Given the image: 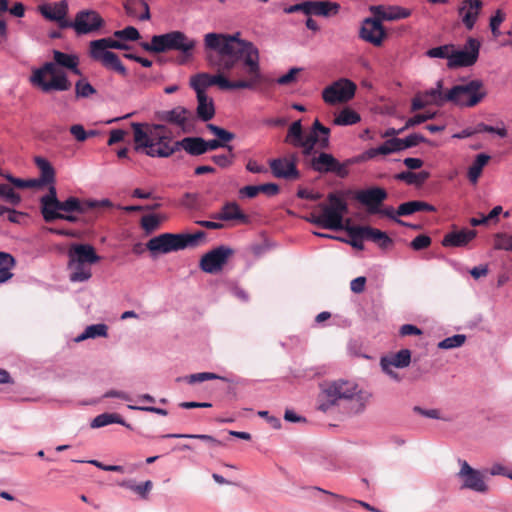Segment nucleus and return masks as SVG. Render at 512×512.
Here are the masks:
<instances>
[{
	"instance_id": "obj_58",
	"label": "nucleus",
	"mask_w": 512,
	"mask_h": 512,
	"mask_svg": "<svg viewBox=\"0 0 512 512\" xmlns=\"http://www.w3.org/2000/svg\"><path fill=\"white\" fill-rule=\"evenodd\" d=\"M418 211V201H408L400 204L396 213L398 216H408Z\"/></svg>"
},
{
	"instance_id": "obj_13",
	"label": "nucleus",
	"mask_w": 512,
	"mask_h": 512,
	"mask_svg": "<svg viewBox=\"0 0 512 512\" xmlns=\"http://www.w3.org/2000/svg\"><path fill=\"white\" fill-rule=\"evenodd\" d=\"M356 85L348 79H340L327 86L322 93L323 99L328 104L347 102L353 98Z\"/></svg>"
},
{
	"instance_id": "obj_4",
	"label": "nucleus",
	"mask_w": 512,
	"mask_h": 512,
	"mask_svg": "<svg viewBox=\"0 0 512 512\" xmlns=\"http://www.w3.org/2000/svg\"><path fill=\"white\" fill-rule=\"evenodd\" d=\"M140 123H133L134 150L149 157L167 158L177 152L175 141L169 134L168 128L161 124L147 126Z\"/></svg>"
},
{
	"instance_id": "obj_48",
	"label": "nucleus",
	"mask_w": 512,
	"mask_h": 512,
	"mask_svg": "<svg viewBox=\"0 0 512 512\" xmlns=\"http://www.w3.org/2000/svg\"><path fill=\"white\" fill-rule=\"evenodd\" d=\"M208 130L214 134L222 143L227 144L231 140L235 138V135L224 128H221L215 124H208L207 125Z\"/></svg>"
},
{
	"instance_id": "obj_37",
	"label": "nucleus",
	"mask_w": 512,
	"mask_h": 512,
	"mask_svg": "<svg viewBox=\"0 0 512 512\" xmlns=\"http://www.w3.org/2000/svg\"><path fill=\"white\" fill-rule=\"evenodd\" d=\"M360 115L350 108H344L334 119V124L338 126H348L360 121Z\"/></svg>"
},
{
	"instance_id": "obj_47",
	"label": "nucleus",
	"mask_w": 512,
	"mask_h": 512,
	"mask_svg": "<svg viewBox=\"0 0 512 512\" xmlns=\"http://www.w3.org/2000/svg\"><path fill=\"white\" fill-rule=\"evenodd\" d=\"M452 45H443L429 49L426 54L430 58L447 59L449 63V57L452 55Z\"/></svg>"
},
{
	"instance_id": "obj_54",
	"label": "nucleus",
	"mask_w": 512,
	"mask_h": 512,
	"mask_svg": "<svg viewBox=\"0 0 512 512\" xmlns=\"http://www.w3.org/2000/svg\"><path fill=\"white\" fill-rule=\"evenodd\" d=\"M316 489L318 491H321L325 494H328V495H331L332 497L336 498V499H339L341 501H344V502H347V503H351V504H357V505H360L362 506L363 508L369 510V511H373V512H379V510H377L376 508L372 507L370 504H368L367 502H364V501H360V500H355V499H348V498H345L341 495H338V494H335L333 492H330V491H327V490H324L322 488H319V487H316Z\"/></svg>"
},
{
	"instance_id": "obj_18",
	"label": "nucleus",
	"mask_w": 512,
	"mask_h": 512,
	"mask_svg": "<svg viewBox=\"0 0 512 512\" xmlns=\"http://www.w3.org/2000/svg\"><path fill=\"white\" fill-rule=\"evenodd\" d=\"M355 198L367 207L369 214H376L377 211H380L381 204L387 198V192L383 188L372 187L358 191Z\"/></svg>"
},
{
	"instance_id": "obj_53",
	"label": "nucleus",
	"mask_w": 512,
	"mask_h": 512,
	"mask_svg": "<svg viewBox=\"0 0 512 512\" xmlns=\"http://www.w3.org/2000/svg\"><path fill=\"white\" fill-rule=\"evenodd\" d=\"M226 148L229 151L227 154H219L212 156L213 162L221 168H226L230 166L233 162V147L231 145H228Z\"/></svg>"
},
{
	"instance_id": "obj_17",
	"label": "nucleus",
	"mask_w": 512,
	"mask_h": 512,
	"mask_svg": "<svg viewBox=\"0 0 512 512\" xmlns=\"http://www.w3.org/2000/svg\"><path fill=\"white\" fill-rule=\"evenodd\" d=\"M72 25L78 35H84L98 30L103 25V19L94 10H82L76 14Z\"/></svg>"
},
{
	"instance_id": "obj_3",
	"label": "nucleus",
	"mask_w": 512,
	"mask_h": 512,
	"mask_svg": "<svg viewBox=\"0 0 512 512\" xmlns=\"http://www.w3.org/2000/svg\"><path fill=\"white\" fill-rule=\"evenodd\" d=\"M371 398V393L359 388L352 380L337 379L325 381L320 386L318 395V409L328 412L338 406L341 401L349 402V411L352 414L364 412Z\"/></svg>"
},
{
	"instance_id": "obj_25",
	"label": "nucleus",
	"mask_w": 512,
	"mask_h": 512,
	"mask_svg": "<svg viewBox=\"0 0 512 512\" xmlns=\"http://www.w3.org/2000/svg\"><path fill=\"white\" fill-rule=\"evenodd\" d=\"M39 11L48 20L61 21L66 18L68 3L66 0H61L53 4H44L39 7Z\"/></svg>"
},
{
	"instance_id": "obj_8",
	"label": "nucleus",
	"mask_w": 512,
	"mask_h": 512,
	"mask_svg": "<svg viewBox=\"0 0 512 512\" xmlns=\"http://www.w3.org/2000/svg\"><path fill=\"white\" fill-rule=\"evenodd\" d=\"M459 470L456 478L460 483V488L470 490L478 494H487L490 491L488 478L485 470H479L472 467L466 460L458 459Z\"/></svg>"
},
{
	"instance_id": "obj_15",
	"label": "nucleus",
	"mask_w": 512,
	"mask_h": 512,
	"mask_svg": "<svg viewBox=\"0 0 512 512\" xmlns=\"http://www.w3.org/2000/svg\"><path fill=\"white\" fill-rule=\"evenodd\" d=\"M232 254L233 250L231 248L221 245L202 256L199 264L200 268L206 273H218L223 269Z\"/></svg>"
},
{
	"instance_id": "obj_59",
	"label": "nucleus",
	"mask_w": 512,
	"mask_h": 512,
	"mask_svg": "<svg viewBox=\"0 0 512 512\" xmlns=\"http://www.w3.org/2000/svg\"><path fill=\"white\" fill-rule=\"evenodd\" d=\"M434 116H435V113H430V112L416 114L406 121L405 128L414 127L416 125L424 123L427 120L433 119Z\"/></svg>"
},
{
	"instance_id": "obj_39",
	"label": "nucleus",
	"mask_w": 512,
	"mask_h": 512,
	"mask_svg": "<svg viewBox=\"0 0 512 512\" xmlns=\"http://www.w3.org/2000/svg\"><path fill=\"white\" fill-rule=\"evenodd\" d=\"M101 63L106 68L115 70L116 72H118L119 74H121L123 76H125L127 74V69L120 61L117 54H115L114 52L105 53L104 59L101 61Z\"/></svg>"
},
{
	"instance_id": "obj_51",
	"label": "nucleus",
	"mask_w": 512,
	"mask_h": 512,
	"mask_svg": "<svg viewBox=\"0 0 512 512\" xmlns=\"http://www.w3.org/2000/svg\"><path fill=\"white\" fill-rule=\"evenodd\" d=\"M114 37L126 41H136L140 38V33L135 27L128 26L122 30L115 31Z\"/></svg>"
},
{
	"instance_id": "obj_26",
	"label": "nucleus",
	"mask_w": 512,
	"mask_h": 512,
	"mask_svg": "<svg viewBox=\"0 0 512 512\" xmlns=\"http://www.w3.org/2000/svg\"><path fill=\"white\" fill-rule=\"evenodd\" d=\"M214 219L222 221L238 220L241 222H247L248 217L241 211L239 205L236 202H227L221 209V211L212 216Z\"/></svg>"
},
{
	"instance_id": "obj_62",
	"label": "nucleus",
	"mask_w": 512,
	"mask_h": 512,
	"mask_svg": "<svg viewBox=\"0 0 512 512\" xmlns=\"http://www.w3.org/2000/svg\"><path fill=\"white\" fill-rule=\"evenodd\" d=\"M376 214H379L381 216H386L399 225H408L407 222L399 219V216L397 215L396 210H394V208L391 206H388L385 208L380 207V211H377Z\"/></svg>"
},
{
	"instance_id": "obj_57",
	"label": "nucleus",
	"mask_w": 512,
	"mask_h": 512,
	"mask_svg": "<svg viewBox=\"0 0 512 512\" xmlns=\"http://www.w3.org/2000/svg\"><path fill=\"white\" fill-rule=\"evenodd\" d=\"M426 139L423 135L418 133H412L408 135L407 137L401 139V148L402 151L411 148L414 146H417L419 143L425 142Z\"/></svg>"
},
{
	"instance_id": "obj_40",
	"label": "nucleus",
	"mask_w": 512,
	"mask_h": 512,
	"mask_svg": "<svg viewBox=\"0 0 512 512\" xmlns=\"http://www.w3.org/2000/svg\"><path fill=\"white\" fill-rule=\"evenodd\" d=\"M395 177L397 180L404 181L407 184H421L427 179L428 173L427 172L414 173L411 171H403V172L398 173Z\"/></svg>"
},
{
	"instance_id": "obj_24",
	"label": "nucleus",
	"mask_w": 512,
	"mask_h": 512,
	"mask_svg": "<svg viewBox=\"0 0 512 512\" xmlns=\"http://www.w3.org/2000/svg\"><path fill=\"white\" fill-rule=\"evenodd\" d=\"M477 235L475 230L463 229L448 233L442 240V245L445 247H464Z\"/></svg>"
},
{
	"instance_id": "obj_55",
	"label": "nucleus",
	"mask_w": 512,
	"mask_h": 512,
	"mask_svg": "<svg viewBox=\"0 0 512 512\" xmlns=\"http://www.w3.org/2000/svg\"><path fill=\"white\" fill-rule=\"evenodd\" d=\"M370 241L376 243L381 248H386L392 242V240L385 232H382L381 230L376 228H373L372 230V233L370 235Z\"/></svg>"
},
{
	"instance_id": "obj_49",
	"label": "nucleus",
	"mask_w": 512,
	"mask_h": 512,
	"mask_svg": "<svg viewBox=\"0 0 512 512\" xmlns=\"http://www.w3.org/2000/svg\"><path fill=\"white\" fill-rule=\"evenodd\" d=\"M506 18V14L501 9H497L494 13V15L491 16L489 27L493 34V36L498 37L501 33L499 30L500 25L503 23V21Z\"/></svg>"
},
{
	"instance_id": "obj_33",
	"label": "nucleus",
	"mask_w": 512,
	"mask_h": 512,
	"mask_svg": "<svg viewBox=\"0 0 512 512\" xmlns=\"http://www.w3.org/2000/svg\"><path fill=\"white\" fill-rule=\"evenodd\" d=\"M489 160L490 156L485 153H480L476 156L467 173L468 179L471 183L476 184L478 182L482 170Z\"/></svg>"
},
{
	"instance_id": "obj_23",
	"label": "nucleus",
	"mask_w": 512,
	"mask_h": 512,
	"mask_svg": "<svg viewBox=\"0 0 512 512\" xmlns=\"http://www.w3.org/2000/svg\"><path fill=\"white\" fill-rule=\"evenodd\" d=\"M340 5L330 1H307V16L330 17L338 14Z\"/></svg>"
},
{
	"instance_id": "obj_9",
	"label": "nucleus",
	"mask_w": 512,
	"mask_h": 512,
	"mask_svg": "<svg viewBox=\"0 0 512 512\" xmlns=\"http://www.w3.org/2000/svg\"><path fill=\"white\" fill-rule=\"evenodd\" d=\"M327 199L328 203H320L317 206L322 214L323 228L341 230L343 229L344 216L348 212L347 202L336 193H330Z\"/></svg>"
},
{
	"instance_id": "obj_10",
	"label": "nucleus",
	"mask_w": 512,
	"mask_h": 512,
	"mask_svg": "<svg viewBox=\"0 0 512 512\" xmlns=\"http://www.w3.org/2000/svg\"><path fill=\"white\" fill-rule=\"evenodd\" d=\"M155 41H157L158 53L175 50L181 52L187 58L192 56V51L196 46V41L181 31L156 35Z\"/></svg>"
},
{
	"instance_id": "obj_7",
	"label": "nucleus",
	"mask_w": 512,
	"mask_h": 512,
	"mask_svg": "<svg viewBox=\"0 0 512 512\" xmlns=\"http://www.w3.org/2000/svg\"><path fill=\"white\" fill-rule=\"evenodd\" d=\"M486 96L487 92L481 79L463 80L447 92L449 102L466 108L476 106Z\"/></svg>"
},
{
	"instance_id": "obj_30",
	"label": "nucleus",
	"mask_w": 512,
	"mask_h": 512,
	"mask_svg": "<svg viewBox=\"0 0 512 512\" xmlns=\"http://www.w3.org/2000/svg\"><path fill=\"white\" fill-rule=\"evenodd\" d=\"M68 267L71 271L69 279L71 282H84L91 278L92 271L89 265L69 259Z\"/></svg>"
},
{
	"instance_id": "obj_45",
	"label": "nucleus",
	"mask_w": 512,
	"mask_h": 512,
	"mask_svg": "<svg viewBox=\"0 0 512 512\" xmlns=\"http://www.w3.org/2000/svg\"><path fill=\"white\" fill-rule=\"evenodd\" d=\"M378 150L381 155H389L395 152L402 151L401 148V138H391L386 140L383 144L378 146Z\"/></svg>"
},
{
	"instance_id": "obj_22",
	"label": "nucleus",
	"mask_w": 512,
	"mask_h": 512,
	"mask_svg": "<svg viewBox=\"0 0 512 512\" xmlns=\"http://www.w3.org/2000/svg\"><path fill=\"white\" fill-rule=\"evenodd\" d=\"M69 259L76 260L87 265H92L100 260L93 246L89 244H75L68 252Z\"/></svg>"
},
{
	"instance_id": "obj_12",
	"label": "nucleus",
	"mask_w": 512,
	"mask_h": 512,
	"mask_svg": "<svg viewBox=\"0 0 512 512\" xmlns=\"http://www.w3.org/2000/svg\"><path fill=\"white\" fill-rule=\"evenodd\" d=\"M329 135L330 129L323 126L319 120H315L310 132L303 136L302 142L299 143L302 148L304 156H310L314 148L317 146L320 149H326L329 147Z\"/></svg>"
},
{
	"instance_id": "obj_41",
	"label": "nucleus",
	"mask_w": 512,
	"mask_h": 512,
	"mask_svg": "<svg viewBox=\"0 0 512 512\" xmlns=\"http://www.w3.org/2000/svg\"><path fill=\"white\" fill-rule=\"evenodd\" d=\"M108 51L106 44L104 43V39H97L90 42V57L97 61H102L104 59L105 53H110Z\"/></svg>"
},
{
	"instance_id": "obj_27",
	"label": "nucleus",
	"mask_w": 512,
	"mask_h": 512,
	"mask_svg": "<svg viewBox=\"0 0 512 512\" xmlns=\"http://www.w3.org/2000/svg\"><path fill=\"white\" fill-rule=\"evenodd\" d=\"M177 151L184 149L188 154L198 156L206 153L204 139L201 137H185L182 140L175 141Z\"/></svg>"
},
{
	"instance_id": "obj_64",
	"label": "nucleus",
	"mask_w": 512,
	"mask_h": 512,
	"mask_svg": "<svg viewBox=\"0 0 512 512\" xmlns=\"http://www.w3.org/2000/svg\"><path fill=\"white\" fill-rule=\"evenodd\" d=\"M301 68L293 67L286 74L280 76L277 79V83L280 85H287L296 79V75L301 71Z\"/></svg>"
},
{
	"instance_id": "obj_1",
	"label": "nucleus",
	"mask_w": 512,
	"mask_h": 512,
	"mask_svg": "<svg viewBox=\"0 0 512 512\" xmlns=\"http://www.w3.org/2000/svg\"><path fill=\"white\" fill-rule=\"evenodd\" d=\"M239 35H205L206 48L216 51L208 54L207 61L217 73H198L192 76L190 86L196 94H206V89L213 85L221 90H255L265 82L257 47L252 42L240 39Z\"/></svg>"
},
{
	"instance_id": "obj_50",
	"label": "nucleus",
	"mask_w": 512,
	"mask_h": 512,
	"mask_svg": "<svg viewBox=\"0 0 512 512\" xmlns=\"http://www.w3.org/2000/svg\"><path fill=\"white\" fill-rule=\"evenodd\" d=\"M408 16H410L409 10L402 8V7H398V6H392V7L387 8V13L385 15H383V19L392 21V20L404 19V18H407Z\"/></svg>"
},
{
	"instance_id": "obj_20",
	"label": "nucleus",
	"mask_w": 512,
	"mask_h": 512,
	"mask_svg": "<svg viewBox=\"0 0 512 512\" xmlns=\"http://www.w3.org/2000/svg\"><path fill=\"white\" fill-rule=\"evenodd\" d=\"M271 171L276 178L297 179L299 171L296 167L295 157L276 158L269 162Z\"/></svg>"
},
{
	"instance_id": "obj_61",
	"label": "nucleus",
	"mask_w": 512,
	"mask_h": 512,
	"mask_svg": "<svg viewBox=\"0 0 512 512\" xmlns=\"http://www.w3.org/2000/svg\"><path fill=\"white\" fill-rule=\"evenodd\" d=\"M431 244V238L427 235H418L410 243L412 249L419 251Z\"/></svg>"
},
{
	"instance_id": "obj_5",
	"label": "nucleus",
	"mask_w": 512,
	"mask_h": 512,
	"mask_svg": "<svg viewBox=\"0 0 512 512\" xmlns=\"http://www.w3.org/2000/svg\"><path fill=\"white\" fill-rule=\"evenodd\" d=\"M204 231H197L195 233H163L158 236L152 237L147 243L146 247L152 254L157 256L159 254H168L183 250L188 247H196L205 238Z\"/></svg>"
},
{
	"instance_id": "obj_31",
	"label": "nucleus",
	"mask_w": 512,
	"mask_h": 512,
	"mask_svg": "<svg viewBox=\"0 0 512 512\" xmlns=\"http://www.w3.org/2000/svg\"><path fill=\"white\" fill-rule=\"evenodd\" d=\"M110 424H120L127 428H131L130 424L126 423V421L117 413H102L96 416L90 426L92 428H101Z\"/></svg>"
},
{
	"instance_id": "obj_14",
	"label": "nucleus",
	"mask_w": 512,
	"mask_h": 512,
	"mask_svg": "<svg viewBox=\"0 0 512 512\" xmlns=\"http://www.w3.org/2000/svg\"><path fill=\"white\" fill-rule=\"evenodd\" d=\"M160 120L178 127L183 133H190L194 128V113L183 107L176 106L159 114Z\"/></svg>"
},
{
	"instance_id": "obj_46",
	"label": "nucleus",
	"mask_w": 512,
	"mask_h": 512,
	"mask_svg": "<svg viewBox=\"0 0 512 512\" xmlns=\"http://www.w3.org/2000/svg\"><path fill=\"white\" fill-rule=\"evenodd\" d=\"M164 438H189V439H200L204 442L209 443L211 446H218L221 442L214 437L206 434H167Z\"/></svg>"
},
{
	"instance_id": "obj_28",
	"label": "nucleus",
	"mask_w": 512,
	"mask_h": 512,
	"mask_svg": "<svg viewBox=\"0 0 512 512\" xmlns=\"http://www.w3.org/2000/svg\"><path fill=\"white\" fill-rule=\"evenodd\" d=\"M411 362V352L408 349H401L397 353L383 357L380 361L382 369H386L387 366H393L395 368L408 367Z\"/></svg>"
},
{
	"instance_id": "obj_63",
	"label": "nucleus",
	"mask_w": 512,
	"mask_h": 512,
	"mask_svg": "<svg viewBox=\"0 0 512 512\" xmlns=\"http://www.w3.org/2000/svg\"><path fill=\"white\" fill-rule=\"evenodd\" d=\"M69 131L71 135L79 142H84L89 137V134L81 124L72 125Z\"/></svg>"
},
{
	"instance_id": "obj_38",
	"label": "nucleus",
	"mask_w": 512,
	"mask_h": 512,
	"mask_svg": "<svg viewBox=\"0 0 512 512\" xmlns=\"http://www.w3.org/2000/svg\"><path fill=\"white\" fill-rule=\"evenodd\" d=\"M303 136L301 120H297L290 125L285 137V142L293 145L294 147H300L299 143L302 142Z\"/></svg>"
},
{
	"instance_id": "obj_21",
	"label": "nucleus",
	"mask_w": 512,
	"mask_h": 512,
	"mask_svg": "<svg viewBox=\"0 0 512 512\" xmlns=\"http://www.w3.org/2000/svg\"><path fill=\"white\" fill-rule=\"evenodd\" d=\"M360 37L375 46H380L385 37V31L380 20L366 18L360 29Z\"/></svg>"
},
{
	"instance_id": "obj_6",
	"label": "nucleus",
	"mask_w": 512,
	"mask_h": 512,
	"mask_svg": "<svg viewBox=\"0 0 512 512\" xmlns=\"http://www.w3.org/2000/svg\"><path fill=\"white\" fill-rule=\"evenodd\" d=\"M41 213L46 222H52L60 216V212L84 214L88 211L86 200H80L77 197H69L64 201H59L54 185L49 187L47 194L40 198Z\"/></svg>"
},
{
	"instance_id": "obj_35",
	"label": "nucleus",
	"mask_w": 512,
	"mask_h": 512,
	"mask_svg": "<svg viewBox=\"0 0 512 512\" xmlns=\"http://www.w3.org/2000/svg\"><path fill=\"white\" fill-rule=\"evenodd\" d=\"M35 164L40 171V178L42 179V182L52 186L55 181V170L51 163L43 157H36Z\"/></svg>"
},
{
	"instance_id": "obj_42",
	"label": "nucleus",
	"mask_w": 512,
	"mask_h": 512,
	"mask_svg": "<svg viewBox=\"0 0 512 512\" xmlns=\"http://www.w3.org/2000/svg\"><path fill=\"white\" fill-rule=\"evenodd\" d=\"M0 200L16 206L21 202V197L14 189L8 184H0Z\"/></svg>"
},
{
	"instance_id": "obj_36",
	"label": "nucleus",
	"mask_w": 512,
	"mask_h": 512,
	"mask_svg": "<svg viewBox=\"0 0 512 512\" xmlns=\"http://www.w3.org/2000/svg\"><path fill=\"white\" fill-rule=\"evenodd\" d=\"M108 334V327L106 324L99 323L89 325L85 328V330L75 338L76 342H81L86 339L96 338V337H106Z\"/></svg>"
},
{
	"instance_id": "obj_52",
	"label": "nucleus",
	"mask_w": 512,
	"mask_h": 512,
	"mask_svg": "<svg viewBox=\"0 0 512 512\" xmlns=\"http://www.w3.org/2000/svg\"><path fill=\"white\" fill-rule=\"evenodd\" d=\"M215 379L226 380L224 377H221V376H219L215 373H211V372L195 373V374L189 375L186 378V380L189 384L200 383V382H204V381H208V380H215Z\"/></svg>"
},
{
	"instance_id": "obj_11",
	"label": "nucleus",
	"mask_w": 512,
	"mask_h": 512,
	"mask_svg": "<svg viewBox=\"0 0 512 512\" xmlns=\"http://www.w3.org/2000/svg\"><path fill=\"white\" fill-rule=\"evenodd\" d=\"M480 47V41L473 37H469L461 49L452 47V55L449 57V63H447L448 68L473 66L479 58Z\"/></svg>"
},
{
	"instance_id": "obj_34",
	"label": "nucleus",
	"mask_w": 512,
	"mask_h": 512,
	"mask_svg": "<svg viewBox=\"0 0 512 512\" xmlns=\"http://www.w3.org/2000/svg\"><path fill=\"white\" fill-rule=\"evenodd\" d=\"M14 266V257L7 252L0 251V284L7 282L13 277L11 270Z\"/></svg>"
},
{
	"instance_id": "obj_32",
	"label": "nucleus",
	"mask_w": 512,
	"mask_h": 512,
	"mask_svg": "<svg viewBox=\"0 0 512 512\" xmlns=\"http://www.w3.org/2000/svg\"><path fill=\"white\" fill-rule=\"evenodd\" d=\"M442 87V80H438L436 82L435 87L428 89L422 93L430 105L434 104L437 106H441L444 103L449 102V99L447 98V93L442 92Z\"/></svg>"
},
{
	"instance_id": "obj_56",
	"label": "nucleus",
	"mask_w": 512,
	"mask_h": 512,
	"mask_svg": "<svg viewBox=\"0 0 512 512\" xmlns=\"http://www.w3.org/2000/svg\"><path fill=\"white\" fill-rule=\"evenodd\" d=\"M495 248L498 250L512 251V235L504 233L497 234Z\"/></svg>"
},
{
	"instance_id": "obj_2",
	"label": "nucleus",
	"mask_w": 512,
	"mask_h": 512,
	"mask_svg": "<svg viewBox=\"0 0 512 512\" xmlns=\"http://www.w3.org/2000/svg\"><path fill=\"white\" fill-rule=\"evenodd\" d=\"M52 55L51 61L45 62L41 67L32 71L30 83L43 93L68 91L72 83L65 70L75 75H81L80 59L74 53H65L59 50H53Z\"/></svg>"
},
{
	"instance_id": "obj_29",
	"label": "nucleus",
	"mask_w": 512,
	"mask_h": 512,
	"mask_svg": "<svg viewBox=\"0 0 512 512\" xmlns=\"http://www.w3.org/2000/svg\"><path fill=\"white\" fill-rule=\"evenodd\" d=\"M196 96L198 102L196 109L197 117L204 122L211 120L215 115L212 98H209L207 94L201 93L196 94Z\"/></svg>"
},
{
	"instance_id": "obj_43",
	"label": "nucleus",
	"mask_w": 512,
	"mask_h": 512,
	"mask_svg": "<svg viewBox=\"0 0 512 512\" xmlns=\"http://www.w3.org/2000/svg\"><path fill=\"white\" fill-rule=\"evenodd\" d=\"M466 341L464 334H455L451 337H447L438 343V348L443 350H449L453 348L461 347Z\"/></svg>"
},
{
	"instance_id": "obj_19",
	"label": "nucleus",
	"mask_w": 512,
	"mask_h": 512,
	"mask_svg": "<svg viewBox=\"0 0 512 512\" xmlns=\"http://www.w3.org/2000/svg\"><path fill=\"white\" fill-rule=\"evenodd\" d=\"M483 2L481 0H463L458 7L461 22L467 30H472L479 18Z\"/></svg>"
},
{
	"instance_id": "obj_16",
	"label": "nucleus",
	"mask_w": 512,
	"mask_h": 512,
	"mask_svg": "<svg viewBox=\"0 0 512 512\" xmlns=\"http://www.w3.org/2000/svg\"><path fill=\"white\" fill-rule=\"evenodd\" d=\"M310 165L318 173H335L342 178L348 174L346 164L340 163L332 154L325 152L313 156Z\"/></svg>"
},
{
	"instance_id": "obj_60",
	"label": "nucleus",
	"mask_w": 512,
	"mask_h": 512,
	"mask_svg": "<svg viewBox=\"0 0 512 512\" xmlns=\"http://www.w3.org/2000/svg\"><path fill=\"white\" fill-rule=\"evenodd\" d=\"M141 225L147 233H151L159 226V219L155 215H145L141 219Z\"/></svg>"
},
{
	"instance_id": "obj_44",
	"label": "nucleus",
	"mask_w": 512,
	"mask_h": 512,
	"mask_svg": "<svg viewBox=\"0 0 512 512\" xmlns=\"http://www.w3.org/2000/svg\"><path fill=\"white\" fill-rule=\"evenodd\" d=\"M96 93V89L84 78L75 83V95L77 98H88Z\"/></svg>"
}]
</instances>
